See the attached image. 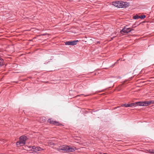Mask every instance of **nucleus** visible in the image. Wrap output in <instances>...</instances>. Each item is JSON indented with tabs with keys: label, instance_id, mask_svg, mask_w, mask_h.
<instances>
[{
	"label": "nucleus",
	"instance_id": "21",
	"mask_svg": "<svg viewBox=\"0 0 154 154\" xmlns=\"http://www.w3.org/2000/svg\"><path fill=\"white\" fill-rule=\"evenodd\" d=\"M47 35V34H42L41 35Z\"/></svg>",
	"mask_w": 154,
	"mask_h": 154
},
{
	"label": "nucleus",
	"instance_id": "12",
	"mask_svg": "<svg viewBox=\"0 0 154 154\" xmlns=\"http://www.w3.org/2000/svg\"><path fill=\"white\" fill-rule=\"evenodd\" d=\"M4 64L3 60L0 57V66H3Z\"/></svg>",
	"mask_w": 154,
	"mask_h": 154
},
{
	"label": "nucleus",
	"instance_id": "10",
	"mask_svg": "<svg viewBox=\"0 0 154 154\" xmlns=\"http://www.w3.org/2000/svg\"><path fill=\"white\" fill-rule=\"evenodd\" d=\"M43 149L39 147H35V149L34 150V151L35 152H38V151L43 150Z\"/></svg>",
	"mask_w": 154,
	"mask_h": 154
},
{
	"label": "nucleus",
	"instance_id": "14",
	"mask_svg": "<svg viewBox=\"0 0 154 154\" xmlns=\"http://www.w3.org/2000/svg\"><path fill=\"white\" fill-rule=\"evenodd\" d=\"M40 121L41 122H42L41 121H43L42 122H43L46 121V119L45 117H41L40 118Z\"/></svg>",
	"mask_w": 154,
	"mask_h": 154
},
{
	"label": "nucleus",
	"instance_id": "19",
	"mask_svg": "<svg viewBox=\"0 0 154 154\" xmlns=\"http://www.w3.org/2000/svg\"><path fill=\"white\" fill-rule=\"evenodd\" d=\"M146 17V16L145 15H142L141 16H139V17L141 19H143L144 18Z\"/></svg>",
	"mask_w": 154,
	"mask_h": 154
},
{
	"label": "nucleus",
	"instance_id": "6",
	"mask_svg": "<svg viewBox=\"0 0 154 154\" xmlns=\"http://www.w3.org/2000/svg\"><path fill=\"white\" fill-rule=\"evenodd\" d=\"M134 104H135L134 103H130V104H122L121 105V106H125L126 107H131L133 106H134Z\"/></svg>",
	"mask_w": 154,
	"mask_h": 154
},
{
	"label": "nucleus",
	"instance_id": "4",
	"mask_svg": "<svg viewBox=\"0 0 154 154\" xmlns=\"http://www.w3.org/2000/svg\"><path fill=\"white\" fill-rule=\"evenodd\" d=\"M48 121L51 124L54 125L56 126H60L62 125V124H60L59 122L56 121H53L52 119H49Z\"/></svg>",
	"mask_w": 154,
	"mask_h": 154
},
{
	"label": "nucleus",
	"instance_id": "18",
	"mask_svg": "<svg viewBox=\"0 0 154 154\" xmlns=\"http://www.w3.org/2000/svg\"><path fill=\"white\" fill-rule=\"evenodd\" d=\"M149 152L151 153H154V150L153 149H149Z\"/></svg>",
	"mask_w": 154,
	"mask_h": 154
},
{
	"label": "nucleus",
	"instance_id": "15",
	"mask_svg": "<svg viewBox=\"0 0 154 154\" xmlns=\"http://www.w3.org/2000/svg\"><path fill=\"white\" fill-rule=\"evenodd\" d=\"M125 30H126L127 31H130V32L132 31L133 30V29H131L130 28H126V29H125Z\"/></svg>",
	"mask_w": 154,
	"mask_h": 154
},
{
	"label": "nucleus",
	"instance_id": "16",
	"mask_svg": "<svg viewBox=\"0 0 154 154\" xmlns=\"http://www.w3.org/2000/svg\"><path fill=\"white\" fill-rule=\"evenodd\" d=\"M148 106V104L147 103V101L143 102V106Z\"/></svg>",
	"mask_w": 154,
	"mask_h": 154
},
{
	"label": "nucleus",
	"instance_id": "11",
	"mask_svg": "<svg viewBox=\"0 0 154 154\" xmlns=\"http://www.w3.org/2000/svg\"><path fill=\"white\" fill-rule=\"evenodd\" d=\"M48 144L49 146L53 147L54 145H55L54 143L52 141H49L48 142Z\"/></svg>",
	"mask_w": 154,
	"mask_h": 154
},
{
	"label": "nucleus",
	"instance_id": "1",
	"mask_svg": "<svg viewBox=\"0 0 154 154\" xmlns=\"http://www.w3.org/2000/svg\"><path fill=\"white\" fill-rule=\"evenodd\" d=\"M76 149V148L74 147H71L67 145H63L57 148V150L59 151H63L65 152H72Z\"/></svg>",
	"mask_w": 154,
	"mask_h": 154
},
{
	"label": "nucleus",
	"instance_id": "22",
	"mask_svg": "<svg viewBox=\"0 0 154 154\" xmlns=\"http://www.w3.org/2000/svg\"><path fill=\"white\" fill-rule=\"evenodd\" d=\"M116 37V36H114L113 37Z\"/></svg>",
	"mask_w": 154,
	"mask_h": 154
},
{
	"label": "nucleus",
	"instance_id": "3",
	"mask_svg": "<svg viewBox=\"0 0 154 154\" xmlns=\"http://www.w3.org/2000/svg\"><path fill=\"white\" fill-rule=\"evenodd\" d=\"M129 3L126 2L119 1V8H125L129 5Z\"/></svg>",
	"mask_w": 154,
	"mask_h": 154
},
{
	"label": "nucleus",
	"instance_id": "9",
	"mask_svg": "<svg viewBox=\"0 0 154 154\" xmlns=\"http://www.w3.org/2000/svg\"><path fill=\"white\" fill-rule=\"evenodd\" d=\"M134 104L135 106H143V102H137L134 103Z\"/></svg>",
	"mask_w": 154,
	"mask_h": 154
},
{
	"label": "nucleus",
	"instance_id": "20",
	"mask_svg": "<svg viewBox=\"0 0 154 154\" xmlns=\"http://www.w3.org/2000/svg\"><path fill=\"white\" fill-rule=\"evenodd\" d=\"M36 147L35 146H32V148L34 150L35 149V148Z\"/></svg>",
	"mask_w": 154,
	"mask_h": 154
},
{
	"label": "nucleus",
	"instance_id": "5",
	"mask_svg": "<svg viewBox=\"0 0 154 154\" xmlns=\"http://www.w3.org/2000/svg\"><path fill=\"white\" fill-rule=\"evenodd\" d=\"M78 42V40L73 41H68L65 42V44L66 45H75L77 44V42Z\"/></svg>",
	"mask_w": 154,
	"mask_h": 154
},
{
	"label": "nucleus",
	"instance_id": "8",
	"mask_svg": "<svg viewBox=\"0 0 154 154\" xmlns=\"http://www.w3.org/2000/svg\"><path fill=\"white\" fill-rule=\"evenodd\" d=\"M126 26H125L120 31V33L122 34H124V33H128L130 32L129 31H127L126 30Z\"/></svg>",
	"mask_w": 154,
	"mask_h": 154
},
{
	"label": "nucleus",
	"instance_id": "7",
	"mask_svg": "<svg viewBox=\"0 0 154 154\" xmlns=\"http://www.w3.org/2000/svg\"><path fill=\"white\" fill-rule=\"evenodd\" d=\"M112 5L115 7L119 8V1H116L112 2Z\"/></svg>",
	"mask_w": 154,
	"mask_h": 154
},
{
	"label": "nucleus",
	"instance_id": "13",
	"mask_svg": "<svg viewBox=\"0 0 154 154\" xmlns=\"http://www.w3.org/2000/svg\"><path fill=\"white\" fill-rule=\"evenodd\" d=\"M147 103L148 104V106L154 103V100H151L147 101Z\"/></svg>",
	"mask_w": 154,
	"mask_h": 154
},
{
	"label": "nucleus",
	"instance_id": "17",
	"mask_svg": "<svg viewBox=\"0 0 154 154\" xmlns=\"http://www.w3.org/2000/svg\"><path fill=\"white\" fill-rule=\"evenodd\" d=\"M139 16L136 15V16H134L133 17V18L134 19L136 20L139 18H140V17H139Z\"/></svg>",
	"mask_w": 154,
	"mask_h": 154
},
{
	"label": "nucleus",
	"instance_id": "2",
	"mask_svg": "<svg viewBox=\"0 0 154 154\" xmlns=\"http://www.w3.org/2000/svg\"><path fill=\"white\" fill-rule=\"evenodd\" d=\"M26 139L27 137L24 136H22L20 137L19 140L16 143L17 146L19 147L20 146L24 145L26 143Z\"/></svg>",
	"mask_w": 154,
	"mask_h": 154
}]
</instances>
